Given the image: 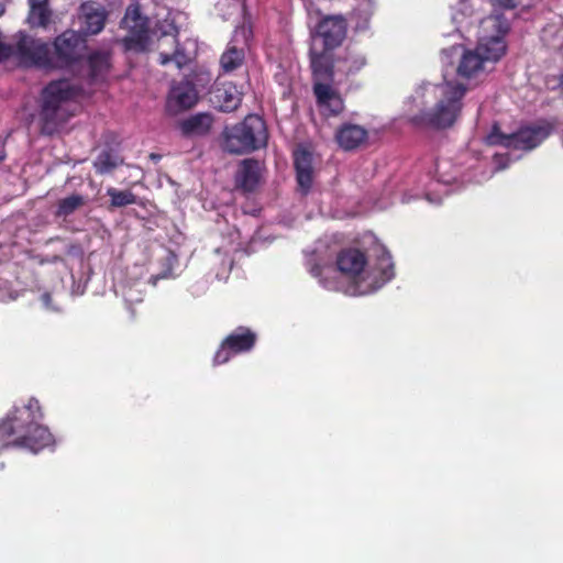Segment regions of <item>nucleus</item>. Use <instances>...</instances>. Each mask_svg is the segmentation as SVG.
<instances>
[{"mask_svg": "<svg viewBox=\"0 0 563 563\" xmlns=\"http://www.w3.org/2000/svg\"><path fill=\"white\" fill-rule=\"evenodd\" d=\"M478 4L479 0H451V19L462 37H468L467 33L473 27V16Z\"/></svg>", "mask_w": 563, "mask_h": 563, "instance_id": "14", "label": "nucleus"}, {"mask_svg": "<svg viewBox=\"0 0 563 563\" xmlns=\"http://www.w3.org/2000/svg\"><path fill=\"white\" fill-rule=\"evenodd\" d=\"M242 101V91L232 82H224L213 92V103L223 112L238 109Z\"/></svg>", "mask_w": 563, "mask_h": 563, "instance_id": "18", "label": "nucleus"}, {"mask_svg": "<svg viewBox=\"0 0 563 563\" xmlns=\"http://www.w3.org/2000/svg\"><path fill=\"white\" fill-rule=\"evenodd\" d=\"M297 181L300 189L307 192L313 179L312 155L303 147H298L294 153Z\"/></svg>", "mask_w": 563, "mask_h": 563, "instance_id": "17", "label": "nucleus"}, {"mask_svg": "<svg viewBox=\"0 0 563 563\" xmlns=\"http://www.w3.org/2000/svg\"><path fill=\"white\" fill-rule=\"evenodd\" d=\"M488 177H489V176H483V177L476 178L475 180H476L477 183H481L482 180L487 179Z\"/></svg>", "mask_w": 563, "mask_h": 563, "instance_id": "35", "label": "nucleus"}, {"mask_svg": "<svg viewBox=\"0 0 563 563\" xmlns=\"http://www.w3.org/2000/svg\"><path fill=\"white\" fill-rule=\"evenodd\" d=\"M107 13L103 7L96 2L81 4L78 14L80 31L85 34H98L103 27Z\"/></svg>", "mask_w": 563, "mask_h": 563, "instance_id": "15", "label": "nucleus"}, {"mask_svg": "<svg viewBox=\"0 0 563 563\" xmlns=\"http://www.w3.org/2000/svg\"><path fill=\"white\" fill-rule=\"evenodd\" d=\"M268 139L265 122L258 115H247L243 122L224 132V148L230 153L243 154L266 145Z\"/></svg>", "mask_w": 563, "mask_h": 563, "instance_id": "6", "label": "nucleus"}, {"mask_svg": "<svg viewBox=\"0 0 563 563\" xmlns=\"http://www.w3.org/2000/svg\"><path fill=\"white\" fill-rule=\"evenodd\" d=\"M494 163L496 165L497 170L504 169L505 167H507V165L509 163L508 152L495 153Z\"/></svg>", "mask_w": 563, "mask_h": 563, "instance_id": "29", "label": "nucleus"}, {"mask_svg": "<svg viewBox=\"0 0 563 563\" xmlns=\"http://www.w3.org/2000/svg\"><path fill=\"white\" fill-rule=\"evenodd\" d=\"M246 30L242 27L236 30L232 43L229 44L222 54L220 64L225 73H230L240 67L244 60V46L246 45Z\"/></svg>", "mask_w": 563, "mask_h": 563, "instance_id": "16", "label": "nucleus"}, {"mask_svg": "<svg viewBox=\"0 0 563 563\" xmlns=\"http://www.w3.org/2000/svg\"><path fill=\"white\" fill-rule=\"evenodd\" d=\"M85 46L79 33L67 30L54 41V52L51 53L48 67H66L76 62Z\"/></svg>", "mask_w": 563, "mask_h": 563, "instance_id": "11", "label": "nucleus"}, {"mask_svg": "<svg viewBox=\"0 0 563 563\" xmlns=\"http://www.w3.org/2000/svg\"><path fill=\"white\" fill-rule=\"evenodd\" d=\"M41 301L43 303V307L48 311H57L59 310V306L57 302H53L51 295L45 292L41 296Z\"/></svg>", "mask_w": 563, "mask_h": 563, "instance_id": "30", "label": "nucleus"}, {"mask_svg": "<svg viewBox=\"0 0 563 563\" xmlns=\"http://www.w3.org/2000/svg\"><path fill=\"white\" fill-rule=\"evenodd\" d=\"M3 158H4V150H3L2 144L0 143V161H2Z\"/></svg>", "mask_w": 563, "mask_h": 563, "instance_id": "33", "label": "nucleus"}, {"mask_svg": "<svg viewBox=\"0 0 563 563\" xmlns=\"http://www.w3.org/2000/svg\"><path fill=\"white\" fill-rule=\"evenodd\" d=\"M89 66L93 78L102 75L109 67V56L107 53H93L89 56Z\"/></svg>", "mask_w": 563, "mask_h": 563, "instance_id": "25", "label": "nucleus"}, {"mask_svg": "<svg viewBox=\"0 0 563 563\" xmlns=\"http://www.w3.org/2000/svg\"><path fill=\"white\" fill-rule=\"evenodd\" d=\"M376 0H357L352 16L356 22V29L364 30L374 13Z\"/></svg>", "mask_w": 563, "mask_h": 563, "instance_id": "22", "label": "nucleus"}, {"mask_svg": "<svg viewBox=\"0 0 563 563\" xmlns=\"http://www.w3.org/2000/svg\"><path fill=\"white\" fill-rule=\"evenodd\" d=\"M79 93L78 87L66 79L52 81L43 89L41 119L46 132L52 133L58 124L73 114V101Z\"/></svg>", "mask_w": 563, "mask_h": 563, "instance_id": "5", "label": "nucleus"}, {"mask_svg": "<svg viewBox=\"0 0 563 563\" xmlns=\"http://www.w3.org/2000/svg\"><path fill=\"white\" fill-rule=\"evenodd\" d=\"M51 20V11L47 5L30 7L27 21L31 26L46 27Z\"/></svg>", "mask_w": 563, "mask_h": 563, "instance_id": "24", "label": "nucleus"}, {"mask_svg": "<svg viewBox=\"0 0 563 563\" xmlns=\"http://www.w3.org/2000/svg\"><path fill=\"white\" fill-rule=\"evenodd\" d=\"M332 251L322 241L307 254L306 266L319 279L321 286L330 290H341L350 296L369 295L394 279L395 264L389 251L378 245L368 255L356 247L342 250L336 256V267L341 280L324 275L331 271Z\"/></svg>", "mask_w": 563, "mask_h": 563, "instance_id": "2", "label": "nucleus"}, {"mask_svg": "<svg viewBox=\"0 0 563 563\" xmlns=\"http://www.w3.org/2000/svg\"><path fill=\"white\" fill-rule=\"evenodd\" d=\"M327 56L314 53L311 69L313 73V92L317 104L323 115H336L342 112L344 102L341 95L333 87L339 85L331 80Z\"/></svg>", "mask_w": 563, "mask_h": 563, "instance_id": "7", "label": "nucleus"}, {"mask_svg": "<svg viewBox=\"0 0 563 563\" xmlns=\"http://www.w3.org/2000/svg\"><path fill=\"white\" fill-rule=\"evenodd\" d=\"M459 49L457 46H452L450 49H443L442 55L443 58L449 57L451 53L456 52Z\"/></svg>", "mask_w": 563, "mask_h": 563, "instance_id": "32", "label": "nucleus"}, {"mask_svg": "<svg viewBox=\"0 0 563 563\" xmlns=\"http://www.w3.org/2000/svg\"><path fill=\"white\" fill-rule=\"evenodd\" d=\"M256 340L255 333L245 328H239L232 332L217 351L213 363L216 365L227 363L233 355L250 351Z\"/></svg>", "mask_w": 563, "mask_h": 563, "instance_id": "12", "label": "nucleus"}, {"mask_svg": "<svg viewBox=\"0 0 563 563\" xmlns=\"http://www.w3.org/2000/svg\"><path fill=\"white\" fill-rule=\"evenodd\" d=\"M119 158L109 152H102L96 158L93 166L100 174H106L117 167Z\"/></svg>", "mask_w": 563, "mask_h": 563, "instance_id": "27", "label": "nucleus"}, {"mask_svg": "<svg viewBox=\"0 0 563 563\" xmlns=\"http://www.w3.org/2000/svg\"><path fill=\"white\" fill-rule=\"evenodd\" d=\"M107 194L111 198V205L114 207H123L135 203L136 201V197L129 190L109 188Z\"/></svg>", "mask_w": 563, "mask_h": 563, "instance_id": "26", "label": "nucleus"}, {"mask_svg": "<svg viewBox=\"0 0 563 563\" xmlns=\"http://www.w3.org/2000/svg\"><path fill=\"white\" fill-rule=\"evenodd\" d=\"M448 165L449 164L446 162H442V163L438 164V167H437V173H438V176H439V181L444 184V185H449L450 183H452L455 179V177L446 175V167H448Z\"/></svg>", "mask_w": 563, "mask_h": 563, "instance_id": "28", "label": "nucleus"}, {"mask_svg": "<svg viewBox=\"0 0 563 563\" xmlns=\"http://www.w3.org/2000/svg\"><path fill=\"white\" fill-rule=\"evenodd\" d=\"M85 203V198L80 195H70L59 200L56 214L58 217H68Z\"/></svg>", "mask_w": 563, "mask_h": 563, "instance_id": "23", "label": "nucleus"}, {"mask_svg": "<svg viewBox=\"0 0 563 563\" xmlns=\"http://www.w3.org/2000/svg\"><path fill=\"white\" fill-rule=\"evenodd\" d=\"M43 412L35 398L16 404L0 421L2 446H20L33 453L55 444V439L42 423Z\"/></svg>", "mask_w": 563, "mask_h": 563, "instance_id": "4", "label": "nucleus"}, {"mask_svg": "<svg viewBox=\"0 0 563 563\" xmlns=\"http://www.w3.org/2000/svg\"><path fill=\"white\" fill-rule=\"evenodd\" d=\"M327 56L329 75L332 81L341 84L351 76L360 73L367 65L366 54L356 46H347L344 51L333 56V54L319 53L316 47L310 51V65H312L313 55Z\"/></svg>", "mask_w": 563, "mask_h": 563, "instance_id": "8", "label": "nucleus"}, {"mask_svg": "<svg viewBox=\"0 0 563 563\" xmlns=\"http://www.w3.org/2000/svg\"><path fill=\"white\" fill-rule=\"evenodd\" d=\"M522 0H489L494 13L478 20L474 36L476 46L464 48L456 66L459 79L439 84L422 82L410 96L405 117L417 128L443 131L461 118L468 86L477 85L494 70L507 53L508 19L497 12L511 10Z\"/></svg>", "mask_w": 563, "mask_h": 563, "instance_id": "1", "label": "nucleus"}, {"mask_svg": "<svg viewBox=\"0 0 563 563\" xmlns=\"http://www.w3.org/2000/svg\"><path fill=\"white\" fill-rule=\"evenodd\" d=\"M121 24L129 32L123 40L124 47L135 52L155 48L158 51L161 65L173 62L177 68H181L197 54L198 45L195 40L187 37L180 41L176 26L167 19L154 29L150 27L147 19L141 14L137 5L126 9Z\"/></svg>", "mask_w": 563, "mask_h": 563, "instance_id": "3", "label": "nucleus"}, {"mask_svg": "<svg viewBox=\"0 0 563 563\" xmlns=\"http://www.w3.org/2000/svg\"><path fill=\"white\" fill-rule=\"evenodd\" d=\"M213 118L209 113H197L180 122L179 126L185 135L206 134L212 126Z\"/></svg>", "mask_w": 563, "mask_h": 563, "instance_id": "20", "label": "nucleus"}, {"mask_svg": "<svg viewBox=\"0 0 563 563\" xmlns=\"http://www.w3.org/2000/svg\"><path fill=\"white\" fill-rule=\"evenodd\" d=\"M367 136L366 131L355 124L342 126L336 133V141L344 150H353L361 145Z\"/></svg>", "mask_w": 563, "mask_h": 563, "instance_id": "19", "label": "nucleus"}, {"mask_svg": "<svg viewBox=\"0 0 563 563\" xmlns=\"http://www.w3.org/2000/svg\"><path fill=\"white\" fill-rule=\"evenodd\" d=\"M346 31V21L342 15L322 18L312 32L310 51L316 47L319 53L332 54L345 40Z\"/></svg>", "mask_w": 563, "mask_h": 563, "instance_id": "10", "label": "nucleus"}, {"mask_svg": "<svg viewBox=\"0 0 563 563\" xmlns=\"http://www.w3.org/2000/svg\"><path fill=\"white\" fill-rule=\"evenodd\" d=\"M261 178V165L258 162L246 159L242 163L236 181L245 190H253Z\"/></svg>", "mask_w": 563, "mask_h": 563, "instance_id": "21", "label": "nucleus"}, {"mask_svg": "<svg viewBox=\"0 0 563 563\" xmlns=\"http://www.w3.org/2000/svg\"><path fill=\"white\" fill-rule=\"evenodd\" d=\"M30 7L47 5V0H29Z\"/></svg>", "mask_w": 563, "mask_h": 563, "instance_id": "31", "label": "nucleus"}, {"mask_svg": "<svg viewBox=\"0 0 563 563\" xmlns=\"http://www.w3.org/2000/svg\"><path fill=\"white\" fill-rule=\"evenodd\" d=\"M427 199L430 201H438V199H432L429 195H427Z\"/></svg>", "mask_w": 563, "mask_h": 563, "instance_id": "37", "label": "nucleus"}, {"mask_svg": "<svg viewBox=\"0 0 563 563\" xmlns=\"http://www.w3.org/2000/svg\"><path fill=\"white\" fill-rule=\"evenodd\" d=\"M551 132L549 124H538L521 129L515 134H503L496 125L485 137L488 145H500L505 150H525L529 151L541 144Z\"/></svg>", "mask_w": 563, "mask_h": 563, "instance_id": "9", "label": "nucleus"}, {"mask_svg": "<svg viewBox=\"0 0 563 563\" xmlns=\"http://www.w3.org/2000/svg\"><path fill=\"white\" fill-rule=\"evenodd\" d=\"M4 13V5L0 2V15Z\"/></svg>", "mask_w": 563, "mask_h": 563, "instance_id": "36", "label": "nucleus"}, {"mask_svg": "<svg viewBox=\"0 0 563 563\" xmlns=\"http://www.w3.org/2000/svg\"><path fill=\"white\" fill-rule=\"evenodd\" d=\"M198 101V92L189 81H181L172 86L166 101V110L176 115L192 108Z\"/></svg>", "mask_w": 563, "mask_h": 563, "instance_id": "13", "label": "nucleus"}, {"mask_svg": "<svg viewBox=\"0 0 563 563\" xmlns=\"http://www.w3.org/2000/svg\"><path fill=\"white\" fill-rule=\"evenodd\" d=\"M125 298H126L128 300H130V301H134V300H136L135 298H133V296H132L130 292H126V294H125Z\"/></svg>", "mask_w": 563, "mask_h": 563, "instance_id": "34", "label": "nucleus"}]
</instances>
